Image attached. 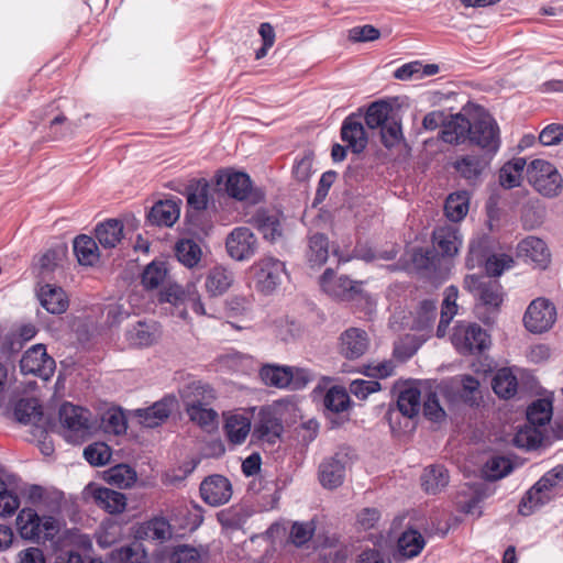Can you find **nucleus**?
<instances>
[{
    "mask_svg": "<svg viewBox=\"0 0 563 563\" xmlns=\"http://www.w3.org/2000/svg\"><path fill=\"white\" fill-rule=\"evenodd\" d=\"M298 410L292 397H284L257 407L252 431V443L274 446L284 433V422L292 421Z\"/></svg>",
    "mask_w": 563,
    "mask_h": 563,
    "instance_id": "nucleus-1",
    "label": "nucleus"
},
{
    "mask_svg": "<svg viewBox=\"0 0 563 563\" xmlns=\"http://www.w3.org/2000/svg\"><path fill=\"white\" fill-rule=\"evenodd\" d=\"M59 420L64 438L74 444L86 441L96 429L90 411L69 402L62 405Z\"/></svg>",
    "mask_w": 563,
    "mask_h": 563,
    "instance_id": "nucleus-2",
    "label": "nucleus"
},
{
    "mask_svg": "<svg viewBox=\"0 0 563 563\" xmlns=\"http://www.w3.org/2000/svg\"><path fill=\"white\" fill-rule=\"evenodd\" d=\"M20 537L29 541L52 540L58 532L59 526L53 516H40L34 509L25 507L15 519Z\"/></svg>",
    "mask_w": 563,
    "mask_h": 563,
    "instance_id": "nucleus-3",
    "label": "nucleus"
},
{
    "mask_svg": "<svg viewBox=\"0 0 563 563\" xmlns=\"http://www.w3.org/2000/svg\"><path fill=\"white\" fill-rule=\"evenodd\" d=\"M260 377L266 386L291 390L305 388L312 378L305 368L277 364L263 365Z\"/></svg>",
    "mask_w": 563,
    "mask_h": 563,
    "instance_id": "nucleus-4",
    "label": "nucleus"
},
{
    "mask_svg": "<svg viewBox=\"0 0 563 563\" xmlns=\"http://www.w3.org/2000/svg\"><path fill=\"white\" fill-rule=\"evenodd\" d=\"M451 342L462 355L482 353L490 345V335L481 325L460 321L453 328Z\"/></svg>",
    "mask_w": 563,
    "mask_h": 563,
    "instance_id": "nucleus-5",
    "label": "nucleus"
},
{
    "mask_svg": "<svg viewBox=\"0 0 563 563\" xmlns=\"http://www.w3.org/2000/svg\"><path fill=\"white\" fill-rule=\"evenodd\" d=\"M527 177L533 188L544 197H556L563 179L554 165L543 159H533L527 167Z\"/></svg>",
    "mask_w": 563,
    "mask_h": 563,
    "instance_id": "nucleus-6",
    "label": "nucleus"
},
{
    "mask_svg": "<svg viewBox=\"0 0 563 563\" xmlns=\"http://www.w3.org/2000/svg\"><path fill=\"white\" fill-rule=\"evenodd\" d=\"M257 407L236 408L223 412V431L227 440L233 445L243 444L252 437L253 420Z\"/></svg>",
    "mask_w": 563,
    "mask_h": 563,
    "instance_id": "nucleus-7",
    "label": "nucleus"
},
{
    "mask_svg": "<svg viewBox=\"0 0 563 563\" xmlns=\"http://www.w3.org/2000/svg\"><path fill=\"white\" fill-rule=\"evenodd\" d=\"M217 181L223 185L225 192L240 201H246L255 205L263 200L264 195L261 190L252 187L250 176L242 172H221Z\"/></svg>",
    "mask_w": 563,
    "mask_h": 563,
    "instance_id": "nucleus-8",
    "label": "nucleus"
},
{
    "mask_svg": "<svg viewBox=\"0 0 563 563\" xmlns=\"http://www.w3.org/2000/svg\"><path fill=\"white\" fill-rule=\"evenodd\" d=\"M470 143L492 154L499 150V126L490 114L478 113L472 118Z\"/></svg>",
    "mask_w": 563,
    "mask_h": 563,
    "instance_id": "nucleus-9",
    "label": "nucleus"
},
{
    "mask_svg": "<svg viewBox=\"0 0 563 563\" xmlns=\"http://www.w3.org/2000/svg\"><path fill=\"white\" fill-rule=\"evenodd\" d=\"M556 321V308L549 299L539 297L532 300L525 314V328L534 334L549 331Z\"/></svg>",
    "mask_w": 563,
    "mask_h": 563,
    "instance_id": "nucleus-10",
    "label": "nucleus"
},
{
    "mask_svg": "<svg viewBox=\"0 0 563 563\" xmlns=\"http://www.w3.org/2000/svg\"><path fill=\"white\" fill-rule=\"evenodd\" d=\"M252 269L254 272L255 288L265 295L274 292L282 284L283 276L286 274L285 264L271 256L257 261L252 266Z\"/></svg>",
    "mask_w": 563,
    "mask_h": 563,
    "instance_id": "nucleus-11",
    "label": "nucleus"
},
{
    "mask_svg": "<svg viewBox=\"0 0 563 563\" xmlns=\"http://www.w3.org/2000/svg\"><path fill=\"white\" fill-rule=\"evenodd\" d=\"M313 531L314 529L311 523L295 521L289 530L285 523L276 522L269 527L266 533L274 544H277L278 540L282 542V539L286 538L284 548L287 549L289 545L296 548L303 547L311 540Z\"/></svg>",
    "mask_w": 563,
    "mask_h": 563,
    "instance_id": "nucleus-12",
    "label": "nucleus"
},
{
    "mask_svg": "<svg viewBox=\"0 0 563 563\" xmlns=\"http://www.w3.org/2000/svg\"><path fill=\"white\" fill-rule=\"evenodd\" d=\"M258 242L255 234L246 227L234 228L225 240L229 256L235 261L250 260L257 251Z\"/></svg>",
    "mask_w": 563,
    "mask_h": 563,
    "instance_id": "nucleus-13",
    "label": "nucleus"
},
{
    "mask_svg": "<svg viewBox=\"0 0 563 563\" xmlns=\"http://www.w3.org/2000/svg\"><path fill=\"white\" fill-rule=\"evenodd\" d=\"M20 368L23 374H33L47 380L55 371V361L46 353L43 344H36L24 352Z\"/></svg>",
    "mask_w": 563,
    "mask_h": 563,
    "instance_id": "nucleus-14",
    "label": "nucleus"
},
{
    "mask_svg": "<svg viewBox=\"0 0 563 563\" xmlns=\"http://www.w3.org/2000/svg\"><path fill=\"white\" fill-rule=\"evenodd\" d=\"M323 404L325 408L324 415L330 421L331 429L341 427L347 420L342 413L350 408L351 399L344 387H331L324 396Z\"/></svg>",
    "mask_w": 563,
    "mask_h": 563,
    "instance_id": "nucleus-15",
    "label": "nucleus"
},
{
    "mask_svg": "<svg viewBox=\"0 0 563 563\" xmlns=\"http://www.w3.org/2000/svg\"><path fill=\"white\" fill-rule=\"evenodd\" d=\"M465 286L470 290H476L479 305L477 309L485 307L489 310L496 311L503 302L501 286L496 282H483L482 277L472 275L465 278Z\"/></svg>",
    "mask_w": 563,
    "mask_h": 563,
    "instance_id": "nucleus-16",
    "label": "nucleus"
},
{
    "mask_svg": "<svg viewBox=\"0 0 563 563\" xmlns=\"http://www.w3.org/2000/svg\"><path fill=\"white\" fill-rule=\"evenodd\" d=\"M433 250L440 252L443 257H454L462 244L463 236L456 224H443L432 232Z\"/></svg>",
    "mask_w": 563,
    "mask_h": 563,
    "instance_id": "nucleus-17",
    "label": "nucleus"
},
{
    "mask_svg": "<svg viewBox=\"0 0 563 563\" xmlns=\"http://www.w3.org/2000/svg\"><path fill=\"white\" fill-rule=\"evenodd\" d=\"M283 214L275 209L260 208L249 222L254 225L271 242L278 241L283 235Z\"/></svg>",
    "mask_w": 563,
    "mask_h": 563,
    "instance_id": "nucleus-18",
    "label": "nucleus"
},
{
    "mask_svg": "<svg viewBox=\"0 0 563 563\" xmlns=\"http://www.w3.org/2000/svg\"><path fill=\"white\" fill-rule=\"evenodd\" d=\"M347 456L336 453L324 459L319 467V482L324 488L333 489L342 485L346 472Z\"/></svg>",
    "mask_w": 563,
    "mask_h": 563,
    "instance_id": "nucleus-19",
    "label": "nucleus"
},
{
    "mask_svg": "<svg viewBox=\"0 0 563 563\" xmlns=\"http://www.w3.org/2000/svg\"><path fill=\"white\" fill-rule=\"evenodd\" d=\"M162 330L156 321H137L125 331V341L133 347H148L158 342Z\"/></svg>",
    "mask_w": 563,
    "mask_h": 563,
    "instance_id": "nucleus-20",
    "label": "nucleus"
},
{
    "mask_svg": "<svg viewBox=\"0 0 563 563\" xmlns=\"http://www.w3.org/2000/svg\"><path fill=\"white\" fill-rule=\"evenodd\" d=\"M341 139L354 154L362 153L368 143L362 118L357 114L346 117L341 126Z\"/></svg>",
    "mask_w": 563,
    "mask_h": 563,
    "instance_id": "nucleus-21",
    "label": "nucleus"
},
{
    "mask_svg": "<svg viewBox=\"0 0 563 563\" xmlns=\"http://www.w3.org/2000/svg\"><path fill=\"white\" fill-rule=\"evenodd\" d=\"M442 396H449L450 391H455L459 399L473 407L478 405L479 380L472 375H460L452 379L450 386L440 387Z\"/></svg>",
    "mask_w": 563,
    "mask_h": 563,
    "instance_id": "nucleus-22",
    "label": "nucleus"
},
{
    "mask_svg": "<svg viewBox=\"0 0 563 563\" xmlns=\"http://www.w3.org/2000/svg\"><path fill=\"white\" fill-rule=\"evenodd\" d=\"M200 495L210 506L223 505L232 496L231 483L222 475L209 476L200 484Z\"/></svg>",
    "mask_w": 563,
    "mask_h": 563,
    "instance_id": "nucleus-23",
    "label": "nucleus"
},
{
    "mask_svg": "<svg viewBox=\"0 0 563 563\" xmlns=\"http://www.w3.org/2000/svg\"><path fill=\"white\" fill-rule=\"evenodd\" d=\"M368 346V335L360 328L346 329L340 336V353L347 360L360 358Z\"/></svg>",
    "mask_w": 563,
    "mask_h": 563,
    "instance_id": "nucleus-24",
    "label": "nucleus"
},
{
    "mask_svg": "<svg viewBox=\"0 0 563 563\" xmlns=\"http://www.w3.org/2000/svg\"><path fill=\"white\" fill-rule=\"evenodd\" d=\"M16 482L15 475L0 471V517L2 518L11 517L20 507Z\"/></svg>",
    "mask_w": 563,
    "mask_h": 563,
    "instance_id": "nucleus-25",
    "label": "nucleus"
},
{
    "mask_svg": "<svg viewBox=\"0 0 563 563\" xmlns=\"http://www.w3.org/2000/svg\"><path fill=\"white\" fill-rule=\"evenodd\" d=\"M472 130V119L459 113L443 124L441 139L450 144H464L470 142V132Z\"/></svg>",
    "mask_w": 563,
    "mask_h": 563,
    "instance_id": "nucleus-26",
    "label": "nucleus"
},
{
    "mask_svg": "<svg viewBox=\"0 0 563 563\" xmlns=\"http://www.w3.org/2000/svg\"><path fill=\"white\" fill-rule=\"evenodd\" d=\"M37 298L41 306L53 314H60L68 308V298L62 287L52 284L40 286Z\"/></svg>",
    "mask_w": 563,
    "mask_h": 563,
    "instance_id": "nucleus-27",
    "label": "nucleus"
},
{
    "mask_svg": "<svg viewBox=\"0 0 563 563\" xmlns=\"http://www.w3.org/2000/svg\"><path fill=\"white\" fill-rule=\"evenodd\" d=\"M179 201L161 200L151 208L147 220L154 225L172 227L179 219Z\"/></svg>",
    "mask_w": 563,
    "mask_h": 563,
    "instance_id": "nucleus-28",
    "label": "nucleus"
},
{
    "mask_svg": "<svg viewBox=\"0 0 563 563\" xmlns=\"http://www.w3.org/2000/svg\"><path fill=\"white\" fill-rule=\"evenodd\" d=\"M234 282L233 273L222 266L211 268L206 276L205 288L210 297L222 296Z\"/></svg>",
    "mask_w": 563,
    "mask_h": 563,
    "instance_id": "nucleus-29",
    "label": "nucleus"
},
{
    "mask_svg": "<svg viewBox=\"0 0 563 563\" xmlns=\"http://www.w3.org/2000/svg\"><path fill=\"white\" fill-rule=\"evenodd\" d=\"M518 254L525 256L540 267L550 261V252L545 242L537 236H528L518 244Z\"/></svg>",
    "mask_w": 563,
    "mask_h": 563,
    "instance_id": "nucleus-30",
    "label": "nucleus"
},
{
    "mask_svg": "<svg viewBox=\"0 0 563 563\" xmlns=\"http://www.w3.org/2000/svg\"><path fill=\"white\" fill-rule=\"evenodd\" d=\"M486 166L487 162L484 157L472 154L460 156L453 163V167L457 174L471 184L478 180Z\"/></svg>",
    "mask_w": 563,
    "mask_h": 563,
    "instance_id": "nucleus-31",
    "label": "nucleus"
},
{
    "mask_svg": "<svg viewBox=\"0 0 563 563\" xmlns=\"http://www.w3.org/2000/svg\"><path fill=\"white\" fill-rule=\"evenodd\" d=\"M333 254L338 257L339 263H346L353 258L362 260L365 262H372L376 258H382L385 261L394 260L397 256V251L391 249L389 251H385L383 253H376L373 249L367 244L358 243L354 247L351 254H344L340 249L335 247L332 250Z\"/></svg>",
    "mask_w": 563,
    "mask_h": 563,
    "instance_id": "nucleus-32",
    "label": "nucleus"
},
{
    "mask_svg": "<svg viewBox=\"0 0 563 563\" xmlns=\"http://www.w3.org/2000/svg\"><path fill=\"white\" fill-rule=\"evenodd\" d=\"M556 493H550L537 482L522 497L519 504V512L522 516H530L540 507L550 503Z\"/></svg>",
    "mask_w": 563,
    "mask_h": 563,
    "instance_id": "nucleus-33",
    "label": "nucleus"
},
{
    "mask_svg": "<svg viewBox=\"0 0 563 563\" xmlns=\"http://www.w3.org/2000/svg\"><path fill=\"white\" fill-rule=\"evenodd\" d=\"M172 402L167 400L156 401L153 406L137 409L135 416L139 422L146 428L159 426L170 413Z\"/></svg>",
    "mask_w": 563,
    "mask_h": 563,
    "instance_id": "nucleus-34",
    "label": "nucleus"
},
{
    "mask_svg": "<svg viewBox=\"0 0 563 563\" xmlns=\"http://www.w3.org/2000/svg\"><path fill=\"white\" fill-rule=\"evenodd\" d=\"M493 255L490 239L486 235L476 236L470 242L466 265L468 268L482 267Z\"/></svg>",
    "mask_w": 563,
    "mask_h": 563,
    "instance_id": "nucleus-35",
    "label": "nucleus"
},
{
    "mask_svg": "<svg viewBox=\"0 0 563 563\" xmlns=\"http://www.w3.org/2000/svg\"><path fill=\"white\" fill-rule=\"evenodd\" d=\"M123 236V225L115 219L107 220L96 228V238L104 249H112L120 243Z\"/></svg>",
    "mask_w": 563,
    "mask_h": 563,
    "instance_id": "nucleus-36",
    "label": "nucleus"
},
{
    "mask_svg": "<svg viewBox=\"0 0 563 563\" xmlns=\"http://www.w3.org/2000/svg\"><path fill=\"white\" fill-rule=\"evenodd\" d=\"M426 545L422 534L415 529H408L398 539L397 548L399 554L405 559H412L420 554Z\"/></svg>",
    "mask_w": 563,
    "mask_h": 563,
    "instance_id": "nucleus-37",
    "label": "nucleus"
},
{
    "mask_svg": "<svg viewBox=\"0 0 563 563\" xmlns=\"http://www.w3.org/2000/svg\"><path fill=\"white\" fill-rule=\"evenodd\" d=\"M74 253L81 265L92 266L99 261L100 254L96 241L88 235H79L74 240Z\"/></svg>",
    "mask_w": 563,
    "mask_h": 563,
    "instance_id": "nucleus-38",
    "label": "nucleus"
},
{
    "mask_svg": "<svg viewBox=\"0 0 563 563\" xmlns=\"http://www.w3.org/2000/svg\"><path fill=\"white\" fill-rule=\"evenodd\" d=\"M93 497L97 504L109 514H120L126 506V498L124 494L110 488H97L93 493Z\"/></svg>",
    "mask_w": 563,
    "mask_h": 563,
    "instance_id": "nucleus-39",
    "label": "nucleus"
},
{
    "mask_svg": "<svg viewBox=\"0 0 563 563\" xmlns=\"http://www.w3.org/2000/svg\"><path fill=\"white\" fill-rule=\"evenodd\" d=\"M457 297L459 289L455 286H449L445 289L441 310V318L437 328V336L439 338H443L445 335L448 325L450 324L453 317L456 314Z\"/></svg>",
    "mask_w": 563,
    "mask_h": 563,
    "instance_id": "nucleus-40",
    "label": "nucleus"
},
{
    "mask_svg": "<svg viewBox=\"0 0 563 563\" xmlns=\"http://www.w3.org/2000/svg\"><path fill=\"white\" fill-rule=\"evenodd\" d=\"M518 380L511 368L504 367L497 371L493 379V390L497 396L509 399L517 394Z\"/></svg>",
    "mask_w": 563,
    "mask_h": 563,
    "instance_id": "nucleus-41",
    "label": "nucleus"
},
{
    "mask_svg": "<svg viewBox=\"0 0 563 563\" xmlns=\"http://www.w3.org/2000/svg\"><path fill=\"white\" fill-rule=\"evenodd\" d=\"M437 318V305L431 299L422 300L417 308L411 329L416 331L430 332Z\"/></svg>",
    "mask_w": 563,
    "mask_h": 563,
    "instance_id": "nucleus-42",
    "label": "nucleus"
},
{
    "mask_svg": "<svg viewBox=\"0 0 563 563\" xmlns=\"http://www.w3.org/2000/svg\"><path fill=\"white\" fill-rule=\"evenodd\" d=\"M470 207V195L467 191H457L451 194L445 201L444 212L448 219L452 222L463 220Z\"/></svg>",
    "mask_w": 563,
    "mask_h": 563,
    "instance_id": "nucleus-43",
    "label": "nucleus"
},
{
    "mask_svg": "<svg viewBox=\"0 0 563 563\" xmlns=\"http://www.w3.org/2000/svg\"><path fill=\"white\" fill-rule=\"evenodd\" d=\"M186 411L191 421L199 424L201 428H214L218 422V412L206 404L200 401H192L187 404Z\"/></svg>",
    "mask_w": 563,
    "mask_h": 563,
    "instance_id": "nucleus-44",
    "label": "nucleus"
},
{
    "mask_svg": "<svg viewBox=\"0 0 563 563\" xmlns=\"http://www.w3.org/2000/svg\"><path fill=\"white\" fill-rule=\"evenodd\" d=\"M421 481L428 494H438L449 484V474L444 466L434 465L424 470Z\"/></svg>",
    "mask_w": 563,
    "mask_h": 563,
    "instance_id": "nucleus-45",
    "label": "nucleus"
},
{
    "mask_svg": "<svg viewBox=\"0 0 563 563\" xmlns=\"http://www.w3.org/2000/svg\"><path fill=\"white\" fill-rule=\"evenodd\" d=\"M398 411L407 417H416L421 408V393L416 387H407L402 389L397 397Z\"/></svg>",
    "mask_w": 563,
    "mask_h": 563,
    "instance_id": "nucleus-46",
    "label": "nucleus"
},
{
    "mask_svg": "<svg viewBox=\"0 0 563 563\" xmlns=\"http://www.w3.org/2000/svg\"><path fill=\"white\" fill-rule=\"evenodd\" d=\"M175 254L177 260L184 266L192 268L200 262L202 251L196 241L191 239H183L176 243Z\"/></svg>",
    "mask_w": 563,
    "mask_h": 563,
    "instance_id": "nucleus-47",
    "label": "nucleus"
},
{
    "mask_svg": "<svg viewBox=\"0 0 563 563\" xmlns=\"http://www.w3.org/2000/svg\"><path fill=\"white\" fill-rule=\"evenodd\" d=\"M103 478L118 488H130L136 481V473L126 464H118L107 470Z\"/></svg>",
    "mask_w": 563,
    "mask_h": 563,
    "instance_id": "nucleus-48",
    "label": "nucleus"
},
{
    "mask_svg": "<svg viewBox=\"0 0 563 563\" xmlns=\"http://www.w3.org/2000/svg\"><path fill=\"white\" fill-rule=\"evenodd\" d=\"M527 162L523 157H516L506 163L499 170L500 185L507 189L519 186Z\"/></svg>",
    "mask_w": 563,
    "mask_h": 563,
    "instance_id": "nucleus-49",
    "label": "nucleus"
},
{
    "mask_svg": "<svg viewBox=\"0 0 563 563\" xmlns=\"http://www.w3.org/2000/svg\"><path fill=\"white\" fill-rule=\"evenodd\" d=\"M552 401L548 398L534 400L527 409V421L532 426L543 427L552 418Z\"/></svg>",
    "mask_w": 563,
    "mask_h": 563,
    "instance_id": "nucleus-50",
    "label": "nucleus"
},
{
    "mask_svg": "<svg viewBox=\"0 0 563 563\" xmlns=\"http://www.w3.org/2000/svg\"><path fill=\"white\" fill-rule=\"evenodd\" d=\"M15 419L24 424H32L42 418L41 406L34 398L21 399L14 407Z\"/></svg>",
    "mask_w": 563,
    "mask_h": 563,
    "instance_id": "nucleus-51",
    "label": "nucleus"
},
{
    "mask_svg": "<svg viewBox=\"0 0 563 563\" xmlns=\"http://www.w3.org/2000/svg\"><path fill=\"white\" fill-rule=\"evenodd\" d=\"M209 185L205 179L191 181L187 187V202L195 210H203L208 206Z\"/></svg>",
    "mask_w": 563,
    "mask_h": 563,
    "instance_id": "nucleus-52",
    "label": "nucleus"
},
{
    "mask_svg": "<svg viewBox=\"0 0 563 563\" xmlns=\"http://www.w3.org/2000/svg\"><path fill=\"white\" fill-rule=\"evenodd\" d=\"M538 426L526 424L520 428L514 437V444L518 448L528 450L537 449L541 445L543 435L542 432L537 429Z\"/></svg>",
    "mask_w": 563,
    "mask_h": 563,
    "instance_id": "nucleus-53",
    "label": "nucleus"
},
{
    "mask_svg": "<svg viewBox=\"0 0 563 563\" xmlns=\"http://www.w3.org/2000/svg\"><path fill=\"white\" fill-rule=\"evenodd\" d=\"M512 468L514 466L509 459L497 455L486 462L483 473L488 481H498L510 474Z\"/></svg>",
    "mask_w": 563,
    "mask_h": 563,
    "instance_id": "nucleus-54",
    "label": "nucleus"
},
{
    "mask_svg": "<svg viewBox=\"0 0 563 563\" xmlns=\"http://www.w3.org/2000/svg\"><path fill=\"white\" fill-rule=\"evenodd\" d=\"M390 107L385 101H375L366 110L364 121L368 129L382 128L388 121Z\"/></svg>",
    "mask_w": 563,
    "mask_h": 563,
    "instance_id": "nucleus-55",
    "label": "nucleus"
},
{
    "mask_svg": "<svg viewBox=\"0 0 563 563\" xmlns=\"http://www.w3.org/2000/svg\"><path fill=\"white\" fill-rule=\"evenodd\" d=\"M167 277V268L164 262H152L142 274V284L147 289L158 288Z\"/></svg>",
    "mask_w": 563,
    "mask_h": 563,
    "instance_id": "nucleus-56",
    "label": "nucleus"
},
{
    "mask_svg": "<svg viewBox=\"0 0 563 563\" xmlns=\"http://www.w3.org/2000/svg\"><path fill=\"white\" fill-rule=\"evenodd\" d=\"M411 262L417 269L431 271L437 267L439 254L433 249L417 247L412 251Z\"/></svg>",
    "mask_w": 563,
    "mask_h": 563,
    "instance_id": "nucleus-57",
    "label": "nucleus"
},
{
    "mask_svg": "<svg viewBox=\"0 0 563 563\" xmlns=\"http://www.w3.org/2000/svg\"><path fill=\"white\" fill-rule=\"evenodd\" d=\"M111 449L103 442H96L88 445L84 451L87 462L93 466L107 464L111 459Z\"/></svg>",
    "mask_w": 563,
    "mask_h": 563,
    "instance_id": "nucleus-58",
    "label": "nucleus"
},
{
    "mask_svg": "<svg viewBox=\"0 0 563 563\" xmlns=\"http://www.w3.org/2000/svg\"><path fill=\"white\" fill-rule=\"evenodd\" d=\"M423 415L427 419L433 422H441L445 419V410L440 405L439 395L437 391H429L423 398Z\"/></svg>",
    "mask_w": 563,
    "mask_h": 563,
    "instance_id": "nucleus-59",
    "label": "nucleus"
},
{
    "mask_svg": "<svg viewBox=\"0 0 563 563\" xmlns=\"http://www.w3.org/2000/svg\"><path fill=\"white\" fill-rule=\"evenodd\" d=\"M202 551L198 548L179 544L174 548L170 554V563H201Z\"/></svg>",
    "mask_w": 563,
    "mask_h": 563,
    "instance_id": "nucleus-60",
    "label": "nucleus"
},
{
    "mask_svg": "<svg viewBox=\"0 0 563 563\" xmlns=\"http://www.w3.org/2000/svg\"><path fill=\"white\" fill-rule=\"evenodd\" d=\"M380 137L382 143L387 148H393L397 145H399L404 141L402 130L401 125L398 121L391 120L387 121L382 128H380Z\"/></svg>",
    "mask_w": 563,
    "mask_h": 563,
    "instance_id": "nucleus-61",
    "label": "nucleus"
},
{
    "mask_svg": "<svg viewBox=\"0 0 563 563\" xmlns=\"http://www.w3.org/2000/svg\"><path fill=\"white\" fill-rule=\"evenodd\" d=\"M102 421L107 432L118 435L126 431V419L121 409L108 410L104 413Z\"/></svg>",
    "mask_w": 563,
    "mask_h": 563,
    "instance_id": "nucleus-62",
    "label": "nucleus"
},
{
    "mask_svg": "<svg viewBox=\"0 0 563 563\" xmlns=\"http://www.w3.org/2000/svg\"><path fill=\"white\" fill-rule=\"evenodd\" d=\"M512 257L507 254H494L483 264V266L487 275L498 277L506 269H509L512 266Z\"/></svg>",
    "mask_w": 563,
    "mask_h": 563,
    "instance_id": "nucleus-63",
    "label": "nucleus"
},
{
    "mask_svg": "<svg viewBox=\"0 0 563 563\" xmlns=\"http://www.w3.org/2000/svg\"><path fill=\"white\" fill-rule=\"evenodd\" d=\"M179 514L184 515V521L180 526L189 531L196 530L203 521L201 507L194 503H190L180 509Z\"/></svg>",
    "mask_w": 563,
    "mask_h": 563,
    "instance_id": "nucleus-64",
    "label": "nucleus"
}]
</instances>
